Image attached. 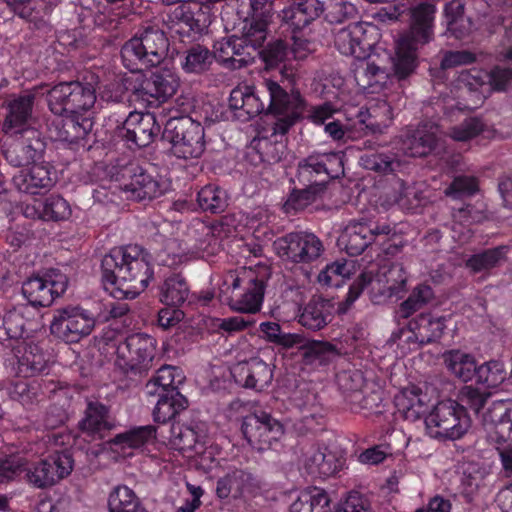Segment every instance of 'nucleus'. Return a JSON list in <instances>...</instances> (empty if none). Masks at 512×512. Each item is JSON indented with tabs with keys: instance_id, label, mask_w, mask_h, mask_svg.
Wrapping results in <instances>:
<instances>
[{
	"instance_id": "1",
	"label": "nucleus",
	"mask_w": 512,
	"mask_h": 512,
	"mask_svg": "<svg viewBox=\"0 0 512 512\" xmlns=\"http://www.w3.org/2000/svg\"><path fill=\"white\" fill-rule=\"evenodd\" d=\"M102 282L114 298L133 299L153 276L149 255L138 245L115 247L101 262Z\"/></svg>"
},
{
	"instance_id": "2",
	"label": "nucleus",
	"mask_w": 512,
	"mask_h": 512,
	"mask_svg": "<svg viewBox=\"0 0 512 512\" xmlns=\"http://www.w3.org/2000/svg\"><path fill=\"white\" fill-rule=\"evenodd\" d=\"M436 6L420 2L408 9V29L397 40L393 70L399 79L410 76L416 68V51L434 36Z\"/></svg>"
},
{
	"instance_id": "3",
	"label": "nucleus",
	"mask_w": 512,
	"mask_h": 512,
	"mask_svg": "<svg viewBox=\"0 0 512 512\" xmlns=\"http://www.w3.org/2000/svg\"><path fill=\"white\" fill-rule=\"evenodd\" d=\"M169 41L157 26L147 25L138 29L121 49L125 66L136 71L159 65L167 56Z\"/></svg>"
},
{
	"instance_id": "4",
	"label": "nucleus",
	"mask_w": 512,
	"mask_h": 512,
	"mask_svg": "<svg viewBox=\"0 0 512 512\" xmlns=\"http://www.w3.org/2000/svg\"><path fill=\"white\" fill-rule=\"evenodd\" d=\"M489 444L498 451L506 476L512 475V401L492 402L481 415Z\"/></svg>"
},
{
	"instance_id": "5",
	"label": "nucleus",
	"mask_w": 512,
	"mask_h": 512,
	"mask_svg": "<svg viewBox=\"0 0 512 512\" xmlns=\"http://www.w3.org/2000/svg\"><path fill=\"white\" fill-rule=\"evenodd\" d=\"M269 275V271L265 267H261L257 271H244V278L231 275L233 278L231 284L225 282V288L220 289V301L240 313L254 314L258 312Z\"/></svg>"
},
{
	"instance_id": "6",
	"label": "nucleus",
	"mask_w": 512,
	"mask_h": 512,
	"mask_svg": "<svg viewBox=\"0 0 512 512\" xmlns=\"http://www.w3.org/2000/svg\"><path fill=\"white\" fill-rule=\"evenodd\" d=\"M427 433L436 439L457 440L471 427L466 407L448 400L438 403L425 418Z\"/></svg>"
},
{
	"instance_id": "7",
	"label": "nucleus",
	"mask_w": 512,
	"mask_h": 512,
	"mask_svg": "<svg viewBox=\"0 0 512 512\" xmlns=\"http://www.w3.org/2000/svg\"><path fill=\"white\" fill-rule=\"evenodd\" d=\"M164 137L171 143V151L177 158H198L205 150L204 128L188 116L169 119Z\"/></svg>"
},
{
	"instance_id": "8",
	"label": "nucleus",
	"mask_w": 512,
	"mask_h": 512,
	"mask_svg": "<svg viewBox=\"0 0 512 512\" xmlns=\"http://www.w3.org/2000/svg\"><path fill=\"white\" fill-rule=\"evenodd\" d=\"M95 101V89L78 81L59 83L47 92L48 107L59 116L82 115L94 106Z\"/></svg>"
},
{
	"instance_id": "9",
	"label": "nucleus",
	"mask_w": 512,
	"mask_h": 512,
	"mask_svg": "<svg viewBox=\"0 0 512 512\" xmlns=\"http://www.w3.org/2000/svg\"><path fill=\"white\" fill-rule=\"evenodd\" d=\"M269 94L268 114L274 116L272 136L285 135L304 111L305 102L299 92L287 93L277 82L265 80Z\"/></svg>"
},
{
	"instance_id": "10",
	"label": "nucleus",
	"mask_w": 512,
	"mask_h": 512,
	"mask_svg": "<svg viewBox=\"0 0 512 512\" xmlns=\"http://www.w3.org/2000/svg\"><path fill=\"white\" fill-rule=\"evenodd\" d=\"M155 357V340L147 335H129L117 347L116 366L124 373L142 374L150 370Z\"/></svg>"
},
{
	"instance_id": "11",
	"label": "nucleus",
	"mask_w": 512,
	"mask_h": 512,
	"mask_svg": "<svg viewBox=\"0 0 512 512\" xmlns=\"http://www.w3.org/2000/svg\"><path fill=\"white\" fill-rule=\"evenodd\" d=\"M73 462L70 452H56L37 462L28 463L25 460L22 472H25L24 479L29 485L46 489L67 477L73 470Z\"/></svg>"
},
{
	"instance_id": "12",
	"label": "nucleus",
	"mask_w": 512,
	"mask_h": 512,
	"mask_svg": "<svg viewBox=\"0 0 512 512\" xmlns=\"http://www.w3.org/2000/svg\"><path fill=\"white\" fill-rule=\"evenodd\" d=\"M95 327L93 315L79 307L66 306L53 312L51 334L66 343H76L88 336Z\"/></svg>"
},
{
	"instance_id": "13",
	"label": "nucleus",
	"mask_w": 512,
	"mask_h": 512,
	"mask_svg": "<svg viewBox=\"0 0 512 512\" xmlns=\"http://www.w3.org/2000/svg\"><path fill=\"white\" fill-rule=\"evenodd\" d=\"M250 10L236 35L245 52H256L262 48L268 36V25L272 20L271 0H250Z\"/></svg>"
},
{
	"instance_id": "14",
	"label": "nucleus",
	"mask_w": 512,
	"mask_h": 512,
	"mask_svg": "<svg viewBox=\"0 0 512 512\" xmlns=\"http://www.w3.org/2000/svg\"><path fill=\"white\" fill-rule=\"evenodd\" d=\"M343 174L340 153H315L298 163L297 179L303 186H320Z\"/></svg>"
},
{
	"instance_id": "15",
	"label": "nucleus",
	"mask_w": 512,
	"mask_h": 512,
	"mask_svg": "<svg viewBox=\"0 0 512 512\" xmlns=\"http://www.w3.org/2000/svg\"><path fill=\"white\" fill-rule=\"evenodd\" d=\"M393 231L394 228L387 223L379 224L367 219L352 220L339 237V244L350 256H358L380 236H388Z\"/></svg>"
},
{
	"instance_id": "16",
	"label": "nucleus",
	"mask_w": 512,
	"mask_h": 512,
	"mask_svg": "<svg viewBox=\"0 0 512 512\" xmlns=\"http://www.w3.org/2000/svg\"><path fill=\"white\" fill-rule=\"evenodd\" d=\"M242 432L248 443L259 451L272 447L284 435L282 423L269 413L258 410L247 415L242 423Z\"/></svg>"
},
{
	"instance_id": "17",
	"label": "nucleus",
	"mask_w": 512,
	"mask_h": 512,
	"mask_svg": "<svg viewBox=\"0 0 512 512\" xmlns=\"http://www.w3.org/2000/svg\"><path fill=\"white\" fill-rule=\"evenodd\" d=\"M68 278L60 270L51 269L43 276L28 278L22 285V294L35 307L50 306L67 289Z\"/></svg>"
},
{
	"instance_id": "18",
	"label": "nucleus",
	"mask_w": 512,
	"mask_h": 512,
	"mask_svg": "<svg viewBox=\"0 0 512 512\" xmlns=\"http://www.w3.org/2000/svg\"><path fill=\"white\" fill-rule=\"evenodd\" d=\"M276 253L292 262L309 263L320 257L324 247L322 241L312 233L293 232L274 241Z\"/></svg>"
},
{
	"instance_id": "19",
	"label": "nucleus",
	"mask_w": 512,
	"mask_h": 512,
	"mask_svg": "<svg viewBox=\"0 0 512 512\" xmlns=\"http://www.w3.org/2000/svg\"><path fill=\"white\" fill-rule=\"evenodd\" d=\"M341 386L348 392L347 400L355 411H367L368 413H381L383 398L378 389L363 386V378L359 372L352 374L344 372L340 375Z\"/></svg>"
},
{
	"instance_id": "20",
	"label": "nucleus",
	"mask_w": 512,
	"mask_h": 512,
	"mask_svg": "<svg viewBox=\"0 0 512 512\" xmlns=\"http://www.w3.org/2000/svg\"><path fill=\"white\" fill-rule=\"evenodd\" d=\"M170 29L187 36L201 35L211 24L209 9L198 2L181 4L169 15Z\"/></svg>"
},
{
	"instance_id": "21",
	"label": "nucleus",
	"mask_w": 512,
	"mask_h": 512,
	"mask_svg": "<svg viewBox=\"0 0 512 512\" xmlns=\"http://www.w3.org/2000/svg\"><path fill=\"white\" fill-rule=\"evenodd\" d=\"M179 77L170 69L152 72L138 87L135 94L148 103H163L171 98L179 87Z\"/></svg>"
},
{
	"instance_id": "22",
	"label": "nucleus",
	"mask_w": 512,
	"mask_h": 512,
	"mask_svg": "<svg viewBox=\"0 0 512 512\" xmlns=\"http://www.w3.org/2000/svg\"><path fill=\"white\" fill-rule=\"evenodd\" d=\"M368 28L374 27L367 23L356 22L341 28L335 33L334 44L337 50L347 56L363 59L374 45L368 35Z\"/></svg>"
},
{
	"instance_id": "23",
	"label": "nucleus",
	"mask_w": 512,
	"mask_h": 512,
	"mask_svg": "<svg viewBox=\"0 0 512 512\" xmlns=\"http://www.w3.org/2000/svg\"><path fill=\"white\" fill-rule=\"evenodd\" d=\"M439 126L434 123L420 124L416 129L407 130L400 137L399 149L410 157H425L432 153L438 144Z\"/></svg>"
},
{
	"instance_id": "24",
	"label": "nucleus",
	"mask_w": 512,
	"mask_h": 512,
	"mask_svg": "<svg viewBox=\"0 0 512 512\" xmlns=\"http://www.w3.org/2000/svg\"><path fill=\"white\" fill-rule=\"evenodd\" d=\"M152 113L131 112L120 128V136L137 147L148 146L160 132Z\"/></svg>"
},
{
	"instance_id": "25",
	"label": "nucleus",
	"mask_w": 512,
	"mask_h": 512,
	"mask_svg": "<svg viewBox=\"0 0 512 512\" xmlns=\"http://www.w3.org/2000/svg\"><path fill=\"white\" fill-rule=\"evenodd\" d=\"M35 92L28 91L6 102V115L2 130L8 135H17L29 127L33 117Z\"/></svg>"
},
{
	"instance_id": "26",
	"label": "nucleus",
	"mask_w": 512,
	"mask_h": 512,
	"mask_svg": "<svg viewBox=\"0 0 512 512\" xmlns=\"http://www.w3.org/2000/svg\"><path fill=\"white\" fill-rule=\"evenodd\" d=\"M22 139L5 152L7 161L13 166L20 167L42 159L45 142L35 129H26L20 133Z\"/></svg>"
},
{
	"instance_id": "27",
	"label": "nucleus",
	"mask_w": 512,
	"mask_h": 512,
	"mask_svg": "<svg viewBox=\"0 0 512 512\" xmlns=\"http://www.w3.org/2000/svg\"><path fill=\"white\" fill-rule=\"evenodd\" d=\"M114 427L109 408L98 401L87 403L84 415L78 423L80 432L91 440L103 439Z\"/></svg>"
},
{
	"instance_id": "28",
	"label": "nucleus",
	"mask_w": 512,
	"mask_h": 512,
	"mask_svg": "<svg viewBox=\"0 0 512 512\" xmlns=\"http://www.w3.org/2000/svg\"><path fill=\"white\" fill-rule=\"evenodd\" d=\"M231 374L239 385L256 390L267 387L273 378L272 369L258 358L237 363L232 367Z\"/></svg>"
},
{
	"instance_id": "29",
	"label": "nucleus",
	"mask_w": 512,
	"mask_h": 512,
	"mask_svg": "<svg viewBox=\"0 0 512 512\" xmlns=\"http://www.w3.org/2000/svg\"><path fill=\"white\" fill-rule=\"evenodd\" d=\"M13 183L20 192L37 195L49 191L55 184V177L47 165L34 164L19 171Z\"/></svg>"
},
{
	"instance_id": "30",
	"label": "nucleus",
	"mask_w": 512,
	"mask_h": 512,
	"mask_svg": "<svg viewBox=\"0 0 512 512\" xmlns=\"http://www.w3.org/2000/svg\"><path fill=\"white\" fill-rule=\"evenodd\" d=\"M130 181L123 186L126 199L134 201L152 200L162 194L159 181L141 167L131 169Z\"/></svg>"
},
{
	"instance_id": "31",
	"label": "nucleus",
	"mask_w": 512,
	"mask_h": 512,
	"mask_svg": "<svg viewBox=\"0 0 512 512\" xmlns=\"http://www.w3.org/2000/svg\"><path fill=\"white\" fill-rule=\"evenodd\" d=\"M213 48L214 58L227 69H241L254 60L251 52H245L236 35L216 41Z\"/></svg>"
},
{
	"instance_id": "32",
	"label": "nucleus",
	"mask_w": 512,
	"mask_h": 512,
	"mask_svg": "<svg viewBox=\"0 0 512 512\" xmlns=\"http://www.w3.org/2000/svg\"><path fill=\"white\" fill-rule=\"evenodd\" d=\"M394 402L398 413L411 422L420 419L428 410L427 396L415 386L400 391L395 396Z\"/></svg>"
},
{
	"instance_id": "33",
	"label": "nucleus",
	"mask_w": 512,
	"mask_h": 512,
	"mask_svg": "<svg viewBox=\"0 0 512 512\" xmlns=\"http://www.w3.org/2000/svg\"><path fill=\"white\" fill-rule=\"evenodd\" d=\"M407 273L400 263H394L389 267H382L374 275L373 289L388 297L398 296L406 290Z\"/></svg>"
},
{
	"instance_id": "34",
	"label": "nucleus",
	"mask_w": 512,
	"mask_h": 512,
	"mask_svg": "<svg viewBox=\"0 0 512 512\" xmlns=\"http://www.w3.org/2000/svg\"><path fill=\"white\" fill-rule=\"evenodd\" d=\"M333 304L321 297H313L299 315V323L316 331L324 328L332 320Z\"/></svg>"
},
{
	"instance_id": "35",
	"label": "nucleus",
	"mask_w": 512,
	"mask_h": 512,
	"mask_svg": "<svg viewBox=\"0 0 512 512\" xmlns=\"http://www.w3.org/2000/svg\"><path fill=\"white\" fill-rule=\"evenodd\" d=\"M304 467L311 475L326 478L339 471L341 462L326 449L312 447L304 454Z\"/></svg>"
},
{
	"instance_id": "36",
	"label": "nucleus",
	"mask_w": 512,
	"mask_h": 512,
	"mask_svg": "<svg viewBox=\"0 0 512 512\" xmlns=\"http://www.w3.org/2000/svg\"><path fill=\"white\" fill-rule=\"evenodd\" d=\"M18 373L23 377H32L46 368V359L35 344L21 343L15 348Z\"/></svg>"
},
{
	"instance_id": "37",
	"label": "nucleus",
	"mask_w": 512,
	"mask_h": 512,
	"mask_svg": "<svg viewBox=\"0 0 512 512\" xmlns=\"http://www.w3.org/2000/svg\"><path fill=\"white\" fill-rule=\"evenodd\" d=\"M256 488L252 475L243 470H233L220 478L217 482L216 493L219 498L225 499L231 493L234 496H242L252 493Z\"/></svg>"
},
{
	"instance_id": "38",
	"label": "nucleus",
	"mask_w": 512,
	"mask_h": 512,
	"mask_svg": "<svg viewBox=\"0 0 512 512\" xmlns=\"http://www.w3.org/2000/svg\"><path fill=\"white\" fill-rule=\"evenodd\" d=\"M185 376L181 369L171 365L160 367L155 376L146 384L147 393L150 395L171 394L178 391L179 385L184 382Z\"/></svg>"
},
{
	"instance_id": "39",
	"label": "nucleus",
	"mask_w": 512,
	"mask_h": 512,
	"mask_svg": "<svg viewBox=\"0 0 512 512\" xmlns=\"http://www.w3.org/2000/svg\"><path fill=\"white\" fill-rule=\"evenodd\" d=\"M229 107L239 111V118L247 120L264 111L265 104L251 91L250 87L243 86L231 91Z\"/></svg>"
},
{
	"instance_id": "40",
	"label": "nucleus",
	"mask_w": 512,
	"mask_h": 512,
	"mask_svg": "<svg viewBox=\"0 0 512 512\" xmlns=\"http://www.w3.org/2000/svg\"><path fill=\"white\" fill-rule=\"evenodd\" d=\"M445 317L434 318L429 314H421L409 323V330L420 344H427L439 339L444 329Z\"/></svg>"
},
{
	"instance_id": "41",
	"label": "nucleus",
	"mask_w": 512,
	"mask_h": 512,
	"mask_svg": "<svg viewBox=\"0 0 512 512\" xmlns=\"http://www.w3.org/2000/svg\"><path fill=\"white\" fill-rule=\"evenodd\" d=\"M443 361L448 371L463 382H469L477 373L475 357L458 349L447 351L443 354Z\"/></svg>"
},
{
	"instance_id": "42",
	"label": "nucleus",
	"mask_w": 512,
	"mask_h": 512,
	"mask_svg": "<svg viewBox=\"0 0 512 512\" xmlns=\"http://www.w3.org/2000/svg\"><path fill=\"white\" fill-rule=\"evenodd\" d=\"M508 246L501 245L470 256L466 267L473 273L489 272L507 261Z\"/></svg>"
},
{
	"instance_id": "43",
	"label": "nucleus",
	"mask_w": 512,
	"mask_h": 512,
	"mask_svg": "<svg viewBox=\"0 0 512 512\" xmlns=\"http://www.w3.org/2000/svg\"><path fill=\"white\" fill-rule=\"evenodd\" d=\"M61 121V127L58 132V138L67 143H77L84 139L92 129L90 117L83 115H64Z\"/></svg>"
},
{
	"instance_id": "44",
	"label": "nucleus",
	"mask_w": 512,
	"mask_h": 512,
	"mask_svg": "<svg viewBox=\"0 0 512 512\" xmlns=\"http://www.w3.org/2000/svg\"><path fill=\"white\" fill-rule=\"evenodd\" d=\"M153 410L154 421L166 423L173 419L179 412L186 409L187 399L179 392L172 391L171 394H160Z\"/></svg>"
},
{
	"instance_id": "45",
	"label": "nucleus",
	"mask_w": 512,
	"mask_h": 512,
	"mask_svg": "<svg viewBox=\"0 0 512 512\" xmlns=\"http://www.w3.org/2000/svg\"><path fill=\"white\" fill-rule=\"evenodd\" d=\"M301 351L306 364L326 365L339 356L337 348L333 344L324 341L305 339L304 343L301 344Z\"/></svg>"
},
{
	"instance_id": "46",
	"label": "nucleus",
	"mask_w": 512,
	"mask_h": 512,
	"mask_svg": "<svg viewBox=\"0 0 512 512\" xmlns=\"http://www.w3.org/2000/svg\"><path fill=\"white\" fill-rule=\"evenodd\" d=\"M189 292L185 278L172 274L164 280L160 288V300L169 306H179L187 300Z\"/></svg>"
},
{
	"instance_id": "47",
	"label": "nucleus",
	"mask_w": 512,
	"mask_h": 512,
	"mask_svg": "<svg viewBox=\"0 0 512 512\" xmlns=\"http://www.w3.org/2000/svg\"><path fill=\"white\" fill-rule=\"evenodd\" d=\"M329 504L330 499L323 490L304 491L291 504L290 512H330Z\"/></svg>"
},
{
	"instance_id": "48",
	"label": "nucleus",
	"mask_w": 512,
	"mask_h": 512,
	"mask_svg": "<svg viewBox=\"0 0 512 512\" xmlns=\"http://www.w3.org/2000/svg\"><path fill=\"white\" fill-rule=\"evenodd\" d=\"M360 60L354 70V78L361 89L366 90L385 83L387 74L383 68L374 62L365 61L364 58Z\"/></svg>"
},
{
	"instance_id": "49",
	"label": "nucleus",
	"mask_w": 512,
	"mask_h": 512,
	"mask_svg": "<svg viewBox=\"0 0 512 512\" xmlns=\"http://www.w3.org/2000/svg\"><path fill=\"white\" fill-rule=\"evenodd\" d=\"M203 437V431L198 426H173L171 444L175 449L187 452L196 450Z\"/></svg>"
},
{
	"instance_id": "50",
	"label": "nucleus",
	"mask_w": 512,
	"mask_h": 512,
	"mask_svg": "<svg viewBox=\"0 0 512 512\" xmlns=\"http://www.w3.org/2000/svg\"><path fill=\"white\" fill-rule=\"evenodd\" d=\"M155 428L151 425L140 426L124 433L117 434L110 442L125 448H139L155 437Z\"/></svg>"
},
{
	"instance_id": "51",
	"label": "nucleus",
	"mask_w": 512,
	"mask_h": 512,
	"mask_svg": "<svg viewBox=\"0 0 512 512\" xmlns=\"http://www.w3.org/2000/svg\"><path fill=\"white\" fill-rule=\"evenodd\" d=\"M108 508L110 512H139L143 510L133 490L127 486H118L109 495Z\"/></svg>"
},
{
	"instance_id": "52",
	"label": "nucleus",
	"mask_w": 512,
	"mask_h": 512,
	"mask_svg": "<svg viewBox=\"0 0 512 512\" xmlns=\"http://www.w3.org/2000/svg\"><path fill=\"white\" fill-rule=\"evenodd\" d=\"M226 192L214 185L204 186L197 194L200 208L211 213H221L227 207Z\"/></svg>"
},
{
	"instance_id": "53",
	"label": "nucleus",
	"mask_w": 512,
	"mask_h": 512,
	"mask_svg": "<svg viewBox=\"0 0 512 512\" xmlns=\"http://www.w3.org/2000/svg\"><path fill=\"white\" fill-rule=\"evenodd\" d=\"M475 374L478 384L487 388L498 387L506 377L504 364L499 360H490L481 365H477Z\"/></svg>"
},
{
	"instance_id": "54",
	"label": "nucleus",
	"mask_w": 512,
	"mask_h": 512,
	"mask_svg": "<svg viewBox=\"0 0 512 512\" xmlns=\"http://www.w3.org/2000/svg\"><path fill=\"white\" fill-rule=\"evenodd\" d=\"M26 310L27 307L20 306L8 311L4 315L2 328L4 329L8 338L20 339L25 335L26 331L28 330V326L31 324L30 321L25 317Z\"/></svg>"
},
{
	"instance_id": "55",
	"label": "nucleus",
	"mask_w": 512,
	"mask_h": 512,
	"mask_svg": "<svg viewBox=\"0 0 512 512\" xmlns=\"http://www.w3.org/2000/svg\"><path fill=\"white\" fill-rule=\"evenodd\" d=\"M360 163L365 169L384 174L400 167V161L393 154L387 153H365L360 157Z\"/></svg>"
},
{
	"instance_id": "56",
	"label": "nucleus",
	"mask_w": 512,
	"mask_h": 512,
	"mask_svg": "<svg viewBox=\"0 0 512 512\" xmlns=\"http://www.w3.org/2000/svg\"><path fill=\"white\" fill-rule=\"evenodd\" d=\"M434 297L432 288L426 284L416 286L410 296L400 305V313L404 318L421 309Z\"/></svg>"
},
{
	"instance_id": "57",
	"label": "nucleus",
	"mask_w": 512,
	"mask_h": 512,
	"mask_svg": "<svg viewBox=\"0 0 512 512\" xmlns=\"http://www.w3.org/2000/svg\"><path fill=\"white\" fill-rule=\"evenodd\" d=\"M212 59L207 48L197 45L187 51L182 67L188 73H201L209 68Z\"/></svg>"
},
{
	"instance_id": "58",
	"label": "nucleus",
	"mask_w": 512,
	"mask_h": 512,
	"mask_svg": "<svg viewBox=\"0 0 512 512\" xmlns=\"http://www.w3.org/2000/svg\"><path fill=\"white\" fill-rule=\"evenodd\" d=\"M42 207V212L39 216L44 220H65L71 214L68 202L59 195H51L46 198Z\"/></svg>"
},
{
	"instance_id": "59",
	"label": "nucleus",
	"mask_w": 512,
	"mask_h": 512,
	"mask_svg": "<svg viewBox=\"0 0 512 512\" xmlns=\"http://www.w3.org/2000/svg\"><path fill=\"white\" fill-rule=\"evenodd\" d=\"M484 130V123L476 117L466 118L450 128L448 135L454 141L465 142L478 136Z\"/></svg>"
},
{
	"instance_id": "60",
	"label": "nucleus",
	"mask_w": 512,
	"mask_h": 512,
	"mask_svg": "<svg viewBox=\"0 0 512 512\" xmlns=\"http://www.w3.org/2000/svg\"><path fill=\"white\" fill-rule=\"evenodd\" d=\"M317 187L304 186L302 189L294 190L284 203L285 211L295 213L307 207L315 200Z\"/></svg>"
},
{
	"instance_id": "61",
	"label": "nucleus",
	"mask_w": 512,
	"mask_h": 512,
	"mask_svg": "<svg viewBox=\"0 0 512 512\" xmlns=\"http://www.w3.org/2000/svg\"><path fill=\"white\" fill-rule=\"evenodd\" d=\"M490 395L489 392L481 391L473 385H467L460 390L459 399L466 407L479 414Z\"/></svg>"
},
{
	"instance_id": "62",
	"label": "nucleus",
	"mask_w": 512,
	"mask_h": 512,
	"mask_svg": "<svg viewBox=\"0 0 512 512\" xmlns=\"http://www.w3.org/2000/svg\"><path fill=\"white\" fill-rule=\"evenodd\" d=\"M324 9L317 0H305L299 2L292 10V17L297 20V25H306L317 18Z\"/></svg>"
},
{
	"instance_id": "63",
	"label": "nucleus",
	"mask_w": 512,
	"mask_h": 512,
	"mask_svg": "<svg viewBox=\"0 0 512 512\" xmlns=\"http://www.w3.org/2000/svg\"><path fill=\"white\" fill-rule=\"evenodd\" d=\"M258 53L267 66L274 67L285 60L288 49L284 41L277 39L269 43L264 49H259Z\"/></svg>"
},
{
	"instance_id": "64",
	"label": "nucleus",
	"mask_w": 512,
	"mask_h": 512,
	"mask_svg": "<svg viewBox=\"0 0 512 512\" xmlns=\"http://www.w3.org/2000/svg\"><path fill=\"white\" fill-rule=\"evenodd\" d=\"M25 466V459L20 456H9L0 459V484L9 483L22 472Z\"/></svg>"
}]
</instances>
